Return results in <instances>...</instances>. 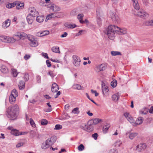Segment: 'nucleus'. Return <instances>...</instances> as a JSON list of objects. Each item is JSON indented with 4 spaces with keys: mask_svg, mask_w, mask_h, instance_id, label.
<instances>
[{
    "mask_svg": "<svg viewBox=\"0 0 153 153\" xmlns=\"http://www.w3.org/2000/svg\"><path fill=\"white\" fill-rule=\"evenodd\" d=\"M19 110L18 105H15L10 106L6 111V115L7 117L11 120H15L16 118V112Z\"/></svg>",
    "mask_w": 153,
    "mask_h": 153,
    "instance_id": "obj_1",
    "label": "nucleus"
},
{
    "mask_svg": "<svg viewBox=\"0 0 153 153\" xmlns=\"http://www.w3.org/2000/svg\"><path fill=\"white\" fill-rule=\"evenodd\" d=\"M116 26L110 25L106 29L105 33L107 34L108 38L111 40H113L115 36V33H117Z\"/></svg>",
    "mask_w": 153,
    "mask_h": 153,
    "instance_id": "obj_2",
    "label": "nucleus"
},
{
    "mask_svg": "<svg viewBox=\"0 0 153 153\" xmlns=\"http://www.w3.org/2000/svg\"><path fill=\"white\" fill-rule=\"evenodd\" d=\"M55 141V140L54 138L53 137H51L42 143L41 147L43 149H46L53 145Z\"/></svg>",
    "mask_w": 153,
    "mask_h": 153,
    "instance_id": "obj_3",
    "label": "nucleus"
},
{
    "mask_svg": "<svg viewBox=\"0 0 153 153\" xmlns=\"http://www.w3.org/2000/svg\"><path fill=\"white\" fill-rule=\"evenodd\" d=\"M73 63L74 65L76 67L80 66L81 62V59L79 57L76 55H74L72 56Z\"/></svg>",
    "mask_w": 153,
    "mask_h": 153,
    "instance_id": "obj_4",
    "label": "nucleus"
},
{
    "mask_svg": "<svg viewBox=\"0 0 153 153\" xmlns=\"http://www.w3.org/2000/svg\"><path fill=\"white\" fill-rule=\"evenodd\" d=\"M27 36V34L23 32L17 33L13 35V37L15 39L16 38V41L21 39H24Z\"/></svg>",
    "mask_w": 153,
    "mask_h": 153,
    "instance_id": "obj_5",
    "label": "nucleus"
},
{
    "mask_svg": "<svg viewBox=\"0 0 153 153\" xmlns=\"http://www.w3.org/2000/svg\"><path fill=\"white\" fill-rule=\"evenodd\" d=\"M136 15L138 16L142 19L145 18L149 16L148 14L143 9H140L138 11Z\"/></svg>",
    "mask_w": 153,
    "mask_h": 153,
    "instance_id": "obj_6",
    "label": "nucleus"
},
{
    "mask_svg": "<svg viewBox=\"0 0 153 153\" xmlns=\"http://www.w3.org/2000/svg\"><path fill=\"white\" fill-rule=\"evenodd\" d=\"M28 40L30 41V45L33 47L37 46L38 44V41L33 37L32 36H30L28 37Z\"/></svg>",
    "mask_w": 153,
    "mask_h": 153,
    "instance_id": "obj_7",
    "label": "nucleus"
},
{
    "mask_svg": "<svg viewBox=\"0 0 153 153\" xmlns=\"http://www.w3.org/2000/svg\"><path fill=\"white\" fill-rule=\"evenodd\" d=\"M110 16L112 20L116 23H118L120 22V19L118 16L112 12L110 13Z\"/></svg>",
    "mask_w": 153,
    "mask_h": 153,
    "instance_id": "obj_8",
    "label": "nucleus"
},
{
    "mask_svg": "<svg viewBox=\"0 0 153 153\" xmlns=\"http://www.w3.org/2000/svg\"><path fill=\"white\" fill-rule=\"evenodd\" d=\"M106 66V65L105 64L98 65L96 67V71L97 72L103 71L105 70Z\"/></svg>",
    "mask_w": 153,
    "mask_h": 153,
    "instance_id": "obj_9",
    "label": "nucleus"
},
{
    "mask_svg": "<svg viewBox=\"0 0 153 153\" xmlns=\"http://www.w3.org/2000/svg\"><path fill=\"white\" fill-rule=\"evenodd\" d=\"M146 147V145L145 143H141L137 146L136 149L138 152H141L144 150Z\"/></svg>",
    "mask_w": 153,
    "mask_h": 153,
    "instance_id": "obj_10",
    "label": "nucleus"
},
{
    "mask_svg": "<svg viewBox=\"0 0 153 153\" xmlns=\"http://www.w3.org/2000/svg\"><path fill=\"white\" fill-rule=\"evenodd\" d=\"M117 33L119 35L124 34L126 33V30L125 28L121 29L116 26Z\"/></svg>",
    "mask_w": 153,
    "mask_h": 153,
    "instance_id": "obj_11",
    "label": "nucleus"
},
{
    "mask_svg": "<svg viewBox=\"0 0 153 153\" xmlns=\"http://www.w3.org/2000/svg\"><path fill=\"white\" fill-rule=\"evenodd\" d=\"M49 7L54 12L58 11L60 10L59 7L54 4H51Z\"/></svg>",
    "mask_w": 153,
    "mask_h": 153,
    "instance_id": "obj_12",
    "label": "nucleus"
},
{
    "mask_svg": "<svg viewBox=\"0 0 153 153\" xmlns=\"http://www.w3.org/2000/svg\"><path fill=\"white\" fill-rule=\"evenodd\" d=\"M35 17L32 16L31 15L28 14L27 17V20L28 23L29 24H31L34 19Z\"/></svg>",
    "mask_w": 153,
    "mask_h": 153,
    "instance_id": "obj_13",
    "label": "nucleus"
},
{
    "mask_svg": "<svg viewBox=\"0 0 153 153\" xmlns=\"http://www.w3.org/2000/svg\"><path fill=\"white\" fill-rule=\"evenodd\" d=\"M59 90V87L58 85L55 83H54L52 84L51 90L53 93H55L57 91Z\"/></svg>",
    "mask_w": 153,
    "mask_h": 153,
    "instance_id": "obj_14",
    "label": "nucleus"
},
{
    "mask_svg": "<svg viewBox=\"0 0 153 153\" xmlns=\"http://www.w3.org/2000/svg\"><path fill=\"white\" fill-rule=\"evenodd\" d=\"M128 134V137L131 140H133L138 135L136 132H128L126 134V135Z\"/></svg>",
    "mask_w": 153,
    "mask_h": 153,
    "instance_id": "obj_15",
    "label": "nucleus"
},
{
    "mask_svg": "<svg viewBox=\"0 0 153 153\" xmlns=\"http://www.w3.org/2000/svg\"><path fill=\"white\" fill-rule=\"evenodd\" d=\"M10 24V20L9 19H7L2 23V27L4 28H6L8 27Z\"/></svg>",
    "mask_w": 153,
    "mask_h": 153,
    "instance_id": "obj_16",
    "label": "nucleus"
},
{
    "mask_svg": "<svg viewBox=\"0 0 153 153\" xmlns=\"http://www.w3.org/2000/svg\"><path fill=\"white\" fill-rule=\"evenodd\" d=\"M16 8L17 9H20L23 8L24 7V4L21 3L19 1H16Z\"/></svg>",
    "mask_w": 153,
    "mask_h": 153,
    "instance_id": "obj_17",
    "label": "nucleus"
},
{
    "mask_svg": "<svg viewBox=\"0 0 153 153\" xmlns=\"http://www.w3.org/2000/svg\"><path fill=\"white\" fill-rule=\"evenodd\" d=\"M100 11L101 10L100 9H97V23L99 24H101V20L100 18Z\"/></svg>",
    "mask_w": 153,
    "mask_h": 153,
    "instance_id": "obj_18",
    "label": "nucleus"
},
{
    "mask_svg": "<svg viewBox=\"0 0 153 153\" xmlns=\"http://www.w3.org/2000/svg\"><path fill=\"white\" fill-rule=\"evenodd\" d=\"M25 83L24 81L21 80L19 81L18 85L19 89L20 90H22L25 88Z\"/></svg>",
    "mask_w": 153,
    "mask_h": 153,
    "instance_id": "obj_19",
    "label": "nucleus"
},
{
    "mask_svg": "<svg viewBox=\"0 0 153 153\" xmlns=\"http://www.w3.org/2000/svg\"><path fill=\"white\" fill-rule=\"evenodd\" d=\"M0 70L2 73L4 74H7L9 72L7 68L4 65L1 66L0 67Z\"/></svg>",
    "mask_w": 153,
    "mask_h": 153,
    "instance_id": "obj_20",
    "label": "nucleus"
},
{
    "mask_svg": "<svg viewBox=\"0 0 153 153\" xmlns=\"http://www.w3.org/2000/svg\"><path fill=\"white\" fill-rule=\"evenodd\" d=\"M143 120L144 119L143 117H138L135 121V126L140 125L143 122Z\"/></svg>",
    "mask_w": 153,
    "mask_h": 153,
    "instance_id": "obj_21",
    "label": "nucleus"
},
{
    "mask_svg": "<svg viewBox=\"0 0 153 153\" xmlns=\"http://www.w3.org/2000/svg\"><path fill=\"white\" fill-rule=\"evenodd\" d=\"M16 97L13 96V94H10L9 97L10 102L11 104H13L14 103L16 100Z\"/></svg>",
    "mask_w": 153,
    "mask_h": 153,
    "instance_id": "obj_22",
    "label": "nucleus"
},
{
    "mask_svg": "<svg viewBox=\"0 0 153 153\" xmlns=\"http://www.w3.org/2000/svg\"><path fill=\"white\" fill-rule=\"evenodd\" d=\"M64 26L68 28H74L76 27V25L75 24H71L68 22L65 23L64 24Z\"/></svg>",
    "mask_w": 153,
    "mask_h": 153,
    "instance_id": "obj_23",
    "label": "nucleus"
},
{
    "mask_svg": "<svg viewBox=\"0 0 153 153\" xmlns=\"http://www.w3.org/2000/svg\"><path fill=\"white\" fill-rule=\"evenodd\" d=\"M83 16L84 15L82 13L79 14L77 15V18L79 20L80 23L81 24L84 23V21L83 20Z\"/></svg>",
    "mask_w": 153,
    "mask_h": 153,
    "instance_id": "obj_24",
    "label": "nucleus"
},
{
    "mask_svg": "<svg viewBox=\"0 0 153 153\" xmlns=\"http://www.w3.org/2000/svg\"><path fill=\"white\" fill-rule=\"evenodd\" d=\"M73 88L74 89L78 90H82L84 88L83 87L81 86L80 85L78 84L74 85Z\"/></svg>",
    "mask_w": 153,
    "mask_h": 153,
    "instance_id": "obj_25",
    "label": "nucleus"
},
{
    "mask_svg": "<svg viewBox=\"0 0 153 153\" xmlns=\"http://www.w3.org/2000/svg\"><path fill=\"white\" fill-rule=\"evenodd\" d=\"M8 37L4 36H1L0 40L3 42L7 43Z\"/></svg>",
    "mask_w": 153,
    "mask_h": 153,
    "instance_id": "obj_26",
    "label": "nucleus"
},
{
    "mask_svg": "<svg viewBox=\"0 0 153 153\" xmlns=\"http://www.w3.org/2000/svg\"><path fill=\"white\" fill-rule=\"evenodd\" d=\"M19 130L16 129H12L11 131V133L15 136L19 135Z\"/></svg>",
    "mask_w": 153,
    "mask_h": 153,
    "instance_id": "obj_27",
    "label": "nucleus"
},
{
    "mask_svg": "<svg viewBox=\"0 0 153 153\" xmlns=\"http://www.w3.org/2000/svg\"><path fill=\"white\" fill-rule=\"evenodd\" d=\"M110 127V125L108 123L106 124L103 127V132L105 133H106Z\"/></svg>",
    "mask_w": 153,
    "mask_h": 153,
    "instance_id": "obj_28",
    "label": "nucleus"
},
{
    "mask_svg": "<svg viewBox=\"0 0 153 153\" xmlns=\"http://www.w3.org/2000/svg\"><path fill=\"white\" fill-rule=\"evenodd\" d=\"M16 41V39L14 38L13 37H8L7 41L8 43H13L15 42Z\"/></svg>",
    "mask_w": 153,
    "mask_h": 153,
    "instance_id": "obj_29",
    "label": "nucleus"
},
{
    "mask_svg": "<svg viewBox=\"0 0 153 153\" xmlns=\"http://www.w3.org/2000/svg\"><path fill=\"white\" fill-rule=\"evenodd\" d=\"M119 95L118 94H115L112 96V100L115 101H117L119 98Z\"/></svg>",
    "mask_w": 153,
    "mask_h": 153,
    "instance_id": "obj_30",
    "label": "nucleus"
},
{
    "mask_svg": "<svg viewBox=\"0 0 153 153\" xmlns=\"http://www.w3.org/2000/svg\"><path fill=\"white\" fill-rule=\"evenodd\" d=\"M44 19V16H37L36 19L37 22H38L40 23L42 22Z\"/></svg>",
    "mask_w": 153,
    "mask_h": 153,
    "instance_id": "obj_31",
    "label": "nucleus"
},
{
    "mask_svg": "<svg viewBox=\"0 0 153 153\" xmlns=\"http://www.w3.org/2000/svg\"><path fill=\"white\" fill-rule=\"evenodd\" d=\"M127 120L130 122L133 125L135 126V121L134 120L133 118L131 116L128 117L127 119Z\"/></svg>",
    "mask_w": 153,
    "mask_h": 153,
    "instance_id": "obj_32",
    "label": "nucleus"
},
{
    "mask_svg": "<svg viewBox=\"0 0 153 153\" xmlns=\"http://www.w3.org/2000/svg\"><path fill=\"white\" fill-rule=\"evenodd\" d=\"M51 50L53 52L55 53H60L59 51V48L58 47H53L52 48Z\"/></svg>",
    "mask_w": 153,
    "mask_h": 153,
    "instance_id": "obj_33",
    "label": "nucleus"
},
{
    "mask_svg": "<svg viewBox=\"0 0 153 153\" xmlns=\"http://www.w3.org/2000/svg\"><path fill=\"white\" fill-rule=\"evenodd\" d=\"M122 142L120 140H117L114 143V146L116 147H120Z\"/></svg>",
    "mask_w": 153,
    "mask_h": 153,
    "instance_id": "obj_34",
    "label": "nucleus"
},
{
    "mask_svg": "<svg viewBox=\"0 0 153 153\" xmlns=\"http://www.w3.org/2000/svg\"><path fill=\"white\" fill-rule=\"evenodd\" d=\"M111 54L113 56H116L117 55H121V53L119 51H111Z\"/></svg>",
    "mask_w": 153,
    "mask_h": 153,
    "instance_id": "obj_35",
    "label": "nucleus"
},
{
    "mask_svg": "<svg viewBox=\"0 0 153 153\" xmlns=\"http://www.w3.org/2000/svg\"><path fill=\"white\" fill-rule=\"evenodd\" d=\"M77 14V10L76 9H74L72 10L70 13V15L72 16H74Z\"/></svg>",
    "mask_w": 153,
    "mask_h": 153,
    "instance_id": "obj_36",
    "label": "nucleus"
},
{
    "mask_svg": "<svg viewBox=\"0 0 153 153\" xmlns=\"http://www.w3.org/2000/svg\"><path fill=\"white\" fill-rule=\"evenodd\" d=\"M133 5L134 8L136 10H138L139 9V5L137 1L134 2L133 3Z\"/></svg>",
    "mask_w": 153,
    "mask_h": 153,
    "instance_id": "obj_37",
    "label": "nucleus"
},
{
    "mask_svg": "<svg viewBox=\"0 0 153 153\" xmlns=\"http://www.w3.org/2000/svg\"><path fill=\"white\" fill-rule=\"evenodd\" d=\"M145 24L147 26L153 25V19L146 21Z\"/></svg>",
    "mask_w": 153,
    "mask_h": 153,
    "instance_id": "obj_38",
    "label": "nucleus"
},
{
    "mask_svg": "<svg viewBox=\"0 0 153 153\" xmlns=\"http://www.w3.org/2000/svg\"><path fill=\"white\" fill-rule=\"evenodd\" d=\"M11 73L13 75V76L16 77L17 76L18 73L17 72V70L14 69H11Z\"/></svg>",
    "mask_w": 153,
    "mask_h": 153,
    "instance_id": "obj_39",
    "label": "nucleus"
},
{
    "mask_svg": "<svg viewBox=\"0 0 153 153\" xmlns=\"http://www.w3.org/2000/svg\"><path fill=\"white\" fill-rule=\"evenodd\" d=\"M93 129L91 125H87L86 131L88 132H90L93 131Z\"/></svg>",
    "mask_w": 153,
    "mask_h": 153,
    "instance_id": "obj_40",
    "label": "nucleus"
},
{
    "mask_svg": "<svg viewBox=\"0 0 153 153\" xmlns=\"http://www.w3.org/2000/svg\"><path fill=\"white\" fill-rule=\"evenodd\" d=\"M148 109L146 108H145L143 109H142L140 111V113L142 114H146L147 112Z\"/></svg>",
    "mask_w": 153,
    "mask_h": 153,
    "instance_id": "obj_41",
    "label": "nucleus"
},
{
    "mask_svg": "<svg viewBox=\"0 0 153 153\" xmlns=\"http://www.w3.org/2000/svg\"><path fill=\"white\" fill-rule=\"evenodd\" d=\"M13 94V96L16 97H18V92L16 89H14L12 91L11 94Z\"/></svg>",
    "mask_w": 153,
    "mask_h": 153,
    "instance_id": "obj_42",
    "label": "nucleus"
},
{
    "mask_svg": "<svg viewBox=\"0 0 153 153\" xmlns=\"http://www.w3.org/2000/svg\"><path fill=\"white\" fill-rule=\"evenodd\" d=\"M16 5V2L13 3L8 4L6 5V7L8 8H10L14 7Z\"/></svg>",
    "mask_w": 153,
    "mask_h": 153,
    "instance_id": "obj_43",
    "label": "nucleus"
},
{
    "mask_svg": "<svg viewBox=\"0 0 153 153\" xmlns=\"http://www.w3.org/2000/svg\"><path fill=\"white\" fill-rule=\"evenodd\" d=\"M117 81L115 79H114L111 83V85L113 88L115 87L117 85Z\"/></svg>",
    "mask_w": 153,
    "mask_h": 153,
    "instance_id": "obj_44",
    "label": "nucleus"
},
{
    "mask_svg": "<svg viewBox=\"0 0 153 153\" xmlns=\"http://www.w3.org/2000/svg\"><path fill=\"white\" fill-rule=\"evenodd\" d=\"M101 120L99 118H95L93 120V124L94 125L96 124L99 123Z\"/></svg>",
    "mask_w": 153,
    "mask_h": 153,
    "instance_id": "obj_45",
    "label": "nucleus"
},
{
    "mask_svg": "<svg viewBox=\"0 0 153 153\" xmlns=\"http://www.w3.org/2000/svg\"><path fill=\"white\" fill-rule=\"evenodd\" d=\"M30 13H33V12H34L35 14L36 15L37 14V11L33 7H31L29 9Z\"/></svg>",
    "mask_w": 153,
    "mask_h": 153,
    "instance_id": "obj_46",
    "label": "nucleus"
},
{
    "mask_svg": "<svg viewBox=\"0 0 153 153\" xmlns=\"http://www.w3.org/2000/svg\"><path fill=\"white\" fill-rule=\"evenodd\" d=\"M41 32L42 33V36L48 35L49 34V32L48 30H44Z\"/></svg>",
    "mask_w": 153,
    "mask_h": 153,
    "instance_id": "obj_47",
    "label": "nucleus"
},
{
    "mask_svg": "<svg viewBox=\"0 0 153 153\" xmlns=\"http://www.w3.org/2000/svg\"><path fill=\"white\" fill-rule=\"evenodd\" d=\"M85 147L82 144H80L78 147V149L80 151H83Z\"/></svg>",
    "mask_w": 153,
    "mask_h": 153,
    "instance_id": "obj_48",
    "label": "nucleus"
},
{
    "mask_svg": "<svg viewBox=\"0 0 153 153\" xmlns=\"http://www.w3.org/2000/svg\"><path fill=\"white\" fill-rule=\"evenodd\" d=\"M48 123V121L47 120L45 119H43L41 121V124L42 125H45Z\"/></svg>",
    "mask_w": 153,
    "mask_h": 153,
    "instance_id": "obj_49",
    "label": "nucleus"
},
{
    "mask_svg": "<svg viewBox=\"0 0 153 153\" xmlns=\"http://www.w3.org/2000/svg\"><path fill=\"white\" fill-rule=\"evenodd\" d=\"M62 125L59 124L56 125L54 128L55 130H59L62 129Z\"/></svg>",
    "mask_w": 153,
    "mask_h": 153,
    "instance_id": "obj_50",
    "label": "nucleus"
},
{
    "mask_svg": "<svg viewBox=\"0 0 153 153\" xmlns=\"http://www.w3.org/2000/svg\"><path fill=\"white\" fill-rule=\"evenodd\" d=\"M30 123L31 126L33 127H35L36 125L33 119L32 118H30Z\"/></svg>",
    "mask_w": 153,
    "mask_h": 153,
    "instance_id": "obj_51",
    "label": "nucleus"
},
{
    "mask_svg": "<svg viewBox=\"0 0 153 153\" xmlns=\"http://www.w3.org/2000/svg\"><path fill=\"white\" fill-rule=\"evenodd\" d=\"M87 126V125L86 124H82L81 125L80 127L83 130L86 131Z\"/></svg>",
    "mask_w": 153,
    "mask_h": 153,
    "instance_id": "obj_52",
    "label": "nucleus"
},
{
    "mask_svg": "<svg viewBox=\"0 0 153 153\" xmlns=\"http://www.w3.org/2000/svg\"><path fill=\"white\" fill-rule=\"evenodd\" d=\"M109 153H117V150L115 149H112L110 150Z\"/></svg>",
    "mask_w": 153,
    "mask_h": 153,
    "instance_id": "obj_53",
    "label": "nucleus"
},
{
    "mask_svg": "<svg viewBox=\"0 0 153 153\" xmlns=\"http://www.w3.org/2000/svg\"><path fill=\"white\" fill-rule=\"evenodd\" d=\"M24 144V143L23 142H20L18 143L16 145V147L17 148H19L22 146Z\"/></svg>",
    "mask_w": 153,
    "mask_h": 153,
    "instance_id": "obj_54",
    "label": "nucleus"
},
{
    "mask_svg": "<svg viewBox=\"0 0 153 153\" xmlns=\"http://www.w3.org/2000/svg\"><path fill=\"white\" fill-rule=\"evenodd\" d=\"M91 91L92 93L95 94V95L96 97H97L99 95V94L97 92V91H96L94 90L93 89H91Z\"/></svg>",
    "mask_w": 153,
    "mask_h": 153,
    "instance_id": "obj_55",
    "label": "nucleus"
},
{
    "mask_svg": "<svg viewBox=\"0 0 153 153\" xmlns=\"http://www.w3.org/2000/svg\"><path fill=\"white\" fill-rule=\"evenodd\" d=\"M29 76L28 74H25L24 76V79L26 81H27L29 79Z\"/></svg>",
    "mask_w": 153,
    "mask_h": 153,
    "instance_id": "obj_56",
    "label": "nucleus"
},
{
    "mask_svg": "<svg viewBox=\"0 0 153 153\" xmlns=\"http://www.w3.org/2000/svg\"><path fill=\"white\" fill-rule=\"evenodd\" d=\"M42 56H44L45 58L48 59L49 57L48 56V55L47 53H42Z\"/></svg>",
    "mask_w": 153,
    "mask_h": 153,
    "instance_id": "obj_57",
    "label": "nucleus"
},
{
    "mask_svg": "<svg viewBox=\"0 0 153 153\" xmlns=\"http://www.w3.org/2000/svg\"><path fill=\"white\" fill-rule=\"evenodd\" d=\"M79 109V108H74L73 110L72 111V113H74V114H76L77 113V111Z\"/></svg>",
    "mask_w": 153,
    "mask_h": 153,
    "instance_id": "obj_58",
    "label": "nucleus"
},
{
    "mask_svg": "<svg viewBox=\"0 0 153 153\" xmlns=\"http://www.w3.org/2000/svg\"><path fill=\"white\" fill-rule=\"evenodd\" d=\"M106 86H106L105 84L104 83L102 82V92H103V94H104V88H105V87Z\"/></svg>",
    "mask_w": 153,
    "mask_h": 153,
    "instance_id": "obj_59",
    "label": "nucleus"
},
{
    "mask_svg": "<svg viewBox=\"0 0 153 153\" xmlns=\"http://www.w3.org/2000/svg\"><path fill=\"white\" fill-rule=\"evenodd\" d=\"M98 136V135L96 133H95L94 134H93L92 135V137L94 138V139L95 140L97 139Z\"/></svg>",
    "mask_w": 153,
    "mask_h": 153,
    "instance_id": "obj_60",
    "label": "nucleus"
},
{
    "mask_svg": "<svg viewBox=\"0 0 153 153\" xmlns=\"http://www.w3.org/2000/svg\"><path fill=\"white\" fill-rule=\"evenodd\" d=\"M104 91L105 93H107L109 91V88L108 86H106L104 88Z\"/></svg>",
    "mask_w": 153,
    "mask_h": 153,
    "instance_id": "obj_61",
    "label": "nucleus"
},
{
    "mask_svg": "<svg viewBox=\"0 0 153 153\" xmlns=\"http://www.w3.org/2000/svg\"><path fill=\"white\" fill-rule=\"evenodd\" d=\"M124 116L127 119H128V117H129L131 116L128 113H126L124 114Z\"/></svg>",
    "mask_w": 153,
    "mask_h": 153,
    "instance_id": "obj_62",
    "label": "nucleus"
},
{
    "mask_svg": "<svg viewBox=\"0 0 153 153\" xmlns=\"http://www.w3.org/2000/svg\"><path fill=\"white\" fill-rule=\"evenodd\" d=\"M52 18H55L57 17L56 13H54L51 14Z\"/></svg>",
    "mask_w": 153,
    "mask_h": 153,
    "instance_id": "obj_63",
    "label": "nucleus"
},
{
    "mask_svg": "<svg viewBox=\"0 0 153 153\" xmlns=\"http://www.w3.org/2000/svg\"><path fill=\"white\" fill-rule=\"evenodd\" d=\"M46 64H47L48 67H50L51 66V62H50L49 60H46Z\"/></svg>",
    "mask_w": 153,
    "mask_h": 153,
    "instance_id": "obj_64",
    "label": "nucleus"
}]
</instances>
